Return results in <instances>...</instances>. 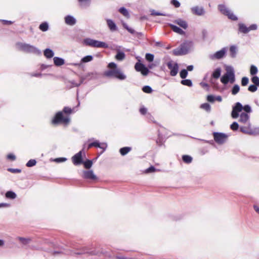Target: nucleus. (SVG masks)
I'll use <instances>...</instances> for the list:
<instances>
[{"label": "nucleus", "instance_id": "f257e3e1", "mask_svg": "<svg viewBox=\"0 0 259 259\" xmlns=\"http://www.w3.org/2000/svg\"><path fill=\"white\" fill-rule=\"evenodd\" d=\"M54 251L52 254L54 256H58L62 254L71 255L82 254L84 253L89 254L91 255L100 256L101 254H105V252L102 249L101 250L97 248L90 246L80 247L75 243H70L69 245H56L53 244Z\"/></svg>", "mask_w": 259, "mask_h": 259}, {"label": "nucleus", "instance_id": "f03ea898", "mask_svg": "<svg viewBox=\"0 0 259 259\" xmlns=\"http://www.w3.org/2000/svg\"><path fill=\"white\" fill-rule=\"evenodd\" d=\"M109 70L104 72V75L108 77H114L119 80H123L126 78V76L122 72L121 69L117 67L114 62H110L108 65Z\"/></svg>", "mask_w": 259, "mask_h": 259}, {"label": "nucleus", "instance_id": "7ed1b4c3", "mask_svg": "<svg viewBox=\"0 0 259 259\" xmlns=\"http://www.w3.org/2000/svg\"><path fill=\"white\" fill-rule=\"evenodd\" d=\"M63 112L66 114H70L72 112V109L68 107H65L63 108V111L57 112L52 120L53 124H58L59 123H63L67 124L69 122L70 118L68 117L64 116Z\"/></svg>", "mask_w": 259, "mask_h": 259}, {"label": "nucleus", "instance_id": "20e7f679", "mask_svg": "<svg viewBox=\"0 0 259 259\" xmlns=\"http://www.w3.org/2000/svg\"><path fill=\"white\" fill-rule=\"evenodd\" d=\"M221 81L225 85L227 84L229 82L233 83L235 81V72L232 67H227L226 73L221 77Z\"/></svg>", "mask_w": 259, "mask_h": 259}, {"label": "nucleus", "instance_id": "39448f33", "mask_svg": "<svg viewBox=\"0 0 259 259\" xmlns=\"http://www.w3.org/2000/svg\"><path fill=\"white\" fill-rule=\"evenodd\" d=\"M192 46L191 41H185L182 44L180 48L173 50V54L175 56H181L188 54Z\"/></svg>", "mask_w": 259, "mask_h": 259}, {"label": "nucleus", "instance_id": "423d86ee", "mask_svg": "<svg viewBox=\"0 0 259 259\" xmlns=\"http://www.w3.org/2000/svg\"><path fill=\"white\" fill-rule=\"evenodd\" d=\"M17 46L23 51L33 53L36 55H40L41 51L35 47L26 43L17 42Z\"/></svg>", "mask_w": 259, "mask_h": 259}, {"label": "nucleus", "instance_id": "0eeeda50", "mask_svg": "<svg viewBox=\"0 0 259 259\" xmlns=\"http://www.w3.org/2000/svg\"><path fill=\"white\" fill-rule=\"evenodd\" d=\"M84 44L86 46L99 48H107L108 45L103 41H100L90 38H87L83 40Z\"/></svg>", "mask_w": 259, "mask_h": 259}, {"label": "nucleus", "instance_id": "6e6552de", "mask_svg": "<svg viewBox=\"0 0 259 259\" xmlns=\"http://www.w3.org/2000/svg\"><path fill=\"white\" fill-rule=\"evenodd\" d=\"M168 68L170 70V75L171 76H175L179 71V65L176 62L170 61L166 63Z\"/></svg>", "mask_w": 259, "mask_h": 259}, {"label": "nucleus", "instance_id": "1a4fd4ad", "mask_svg": "<svg viewBox=\"0 0 259 259\" xmlns=\"http://www.w3.org/2000/svg\"><path fill=\"white\" fill-rule=\"evenodd\" d=\"M243 110V106L240 102H236L232 107L231 116L236 119L239 116V113Z\"/></svg>", "mask_w": 259, "mask_h": 259}, {"label": "nucleus", "instance_id": "9d476101", "mask_svg": "<svg viewBox=\"0 0 259 259\" xmlns=\"http://www.w3.org/2000/svg\"><path fill=\"white\" fill-rule=\"evenodd\" d=\"M213 137L214 141L218 144H222L226 142L228 136L223 133L215 132L213 133Z\"/></svg>", "mask_w": 259, "mask_h": 259}, {"label": "nucleus", "instance_id": "9b49d317", "mask_svg": "<svg viewBox=\"0 0 259 259\" xmlns=\"http://www.w3.org/2000/svg\"><path fill=\"white\" fill-rule=\"evenodd\" d=\"M83 151V149L80 151L79 152L75 154L72 157V162L74 165H78L83 163V159L82 156V153Z\"/></svg>", "mask_w": 259, "mask_h": 259}, {"label": "nucleus", "instance_id": "f8f14e48", "mask_svg": "<svg viewBox=\"0 0 259 259\" xmlns=\"http://www.w3.org/2000/svg\"><path fill=\"white\" fill-rule=\"evenodd\" d=\"M227 50V48H223L221 50L216 52L214 54L210 55V58L212 60L221 59L225 56Z\"/></svg>", "mask_w": 259, "mask_h": 259}, {"label": "nucleus", "instance_id": "ddd939ff", "mask_svg": "<svg viewBox=\"0 0 259 259\" xmlns=\"http://www.w3.org/2000/svg\"><path fill=\"white\" fill-rule=\"evenodd\" d=\"M93 147L100 148L103 149V151L101 153H102L104 151H105L107 148V145L106 143H102L101 144L98 141L96 140L93 142L90 143L88 145V149L91 148Z\"/></svg>", "mask_w": 259, "mask_h": 259}, {"label": "nucleus", "instance_id": "4468645a", "mask_svg": "<svg viewBox=\"0 0 259 259\" xmlns=\"http://www.w3.org/2000/svg\"><path fill=\"white\" fill-rule=\"evenodd\" d=\"M191 12L193 15L199 16H203L205 13L203 7L198 6L192 7L191 8Z\"/></svg>", "mask_w": 259, "mask_h": 259}, {"label": "nucleus", "instance_id": "2eb2a0df", "mask_svg": "<svg viewBox=\"0 0 259 259\" xmlns=\"http://www.w3.org/2000/svg\"><path fill=\"white\" fill-rule=\"evenodd\" d=\"M82 178L84 179L96 180L97 177L94 174L93 170H84L83 171Z\"/></svg>", "mask_w": 259, "mask_h": 259}, {"label": "nucleus", "instance_id": "dca6fc26", "mask_svg": "<svg viewBox=\"0 0 259 259\" xmlns=\"http://www.w3.org/2000/svg\"><path fill=\"white\" fill-rule=\"evenodd\" d=\"M123 27L125 29H126L130 33L135 35L138 38H140L143 35L142 32H138L133 28L129 27L128 26L126 23H123Z\"/></svg>", "mask_w": 259, "mask_h": 259}, {"label": "nucleus", "instance_id": "f3484780", "mask_svg": "<svg viewBox=\"0 0 259 259\" xmlns=\"http://www.w3.org/2000/svg\"><path fill=\"white\" fill-rule=\"evenodd\" d=\"M239 116V119L238 121L240 123L245 124L248 122L249 119V115L248 114L245 112H242Z\"/></svg>", "mask_w": 259, "mask_h": 259}, {"label": "nucleus", "instance_id": "a211bd4d", "mask_svg": "<svg viewBox=\"0 0 259 259\" xmlns=\"http://www.w3.org/2000/svg\"><path fill=\"white\" fill-rule=\"evenodd\" d=\"M174 22L184 29H187L188 26L187 22L180 18L175 20Z\"/></svg>", "mask_w": 259, "mask_h": 259}, {"label": "nucleus", "instance_id": "6ab92c4d", "mask_svg": "<svg viewBox=\"0 0 259 259\" xmlns=\"http://www.w3.org/2000/svg\"><path fill=\"white\" fill-rule=\"evenodd\" d=\"M108 27L111 31H115L117 30V27L116 24L111 19H106Z\"/></svg>", "mask_w": 259, "mask_h": 259}, {"label": "nucleus", "instance_id": "aec40b11", "mask_svg": "<svg viewBox=\"0 0 259 259\" xmlns=\"http://www.w3.org/2000/svg\"><path fill=\"white\" fill-rule=\"evenodd\" d=\"M65 23L69 25H74L75 24L76 19L72 16L67 15L65 17Z\"/></svg>", "mask_w": 259, "mask_h": 259}, {"label": "nucleus", "instance_id": "412c9836", "mask_svg": "<svg viewBox=\"0 0 259 259\" xmlns=\"http://www.w3.org/2000/svg\"><path fill=\"white\" fill-rule=\"evenodd\" d=\"M168 25L171 28V29L175 32H176L181 35H183L185 34L184 31H183L181 28L178 27L177 26L172 24H168Z\"/></svg>", "mask_w": 259, "mask_h": 259}, {"label": "nucleus", "instance_id": "4be33fe9", "mask_svg": "<svg viewBox=\"0 0 259 259\" xmlns=\"http://www.w3.org/2000/svg\"><path fill=\"white\" fill-rule=\"evenodd\" d=\"M230 55L231 58H234L236 57L238 52L237 47L235 45L231 46L229 49Z\"/></svg>", "mask_w": 259, "mask_h": 259}, {"label": "nucleus", "instance_id": "5701e85b", "mask_svg": "<svg viewBox=\"0 0 259 259\" xmlns=\"http://www.w3.org/2000/svg\"><path fill=\"white\" fill-rule=\"evenodd\" d=\"M53 60L54 64L57 66H60L65 63L64 60L60 57H55Z\"/></svg>", "mask_w": 259, "mask_h": 259}, {"label": "nucleus", "instance_id": "b1692460", "mask_svg": "<svg viewBox=\"0 0 259 259\" xmlns=\"http://www.w3.org/2000/svg\"><path fill=\"white\" fill-rule=\"evenodd\" d=\"M96 77V73L94 72L88 73L87 74L82 76L80 79H83V81L86 79H91Z\"/></svg>", "mask_w": 259, "mask_h": 259}, {"label": "nucleus", "instance_id": "393cba45", "mask_svg": "<svg viewBox=\"0 0 259 259\" xmlns=\"http://www.w3.org/2000/svg\"><path fill=\"white\" fill-rule=\"evenodd\" d=\"M221 68L220 67L216 68L212 72L211 77L214 79H218L221 74Z\"/></svg>", "mask_w": 259, "mask_h": 259}, {"label": "nucleus", "instance_id": "a878e982", "mask_svg": "<svg viewBox=\"0 0 259 259\" xmlns=\"http://www.w3.org/2000/svg\"><path fill=\"white\" fill-rule=\"evenodd\" d=\"M219 11L224 15H227L230 10L224 5H219L218 6Z\"/></svg>", "mask_w": 259, "mask_h": 259}, {"label": "nucleus", "instance_id": "bb28decb", "mask_svg": "<svg viewBox=\"0 0 259 259\" xmlns=\"http://www.w3.org/2000/svg\"><path fill=\"white\" fill-rule=\"evenodd\" d=\"M219 11L224 15H227L230 10L224 5H219L218 6Z\"/></svg>", "mask_w": 259, "mask_h": 259}, {"label": "nucleus", "instance_id": "cd10ccee", "mask_svg": "<svg viewBox=\"0 0 259 259\" xmlns=\"http://www.w3.org/2000/svg\"><path fill=\"white\" fill-rule=\"evenodd\" d=\"M44 56L47 58H51L54 55V52L50 49H46L44 52Z\"/></svg>", "mask_w": 259, "mask_h": 259}, {"label": "nucleus", "instance_id": "c85d7f7f", "mask_svg": "<svg viewBox=\"0 0 259 259\" xmlns=\"http://www.w3.org/2000/svg\"><path fill=\"white\" fill-rule=\"evenodd\" d=\"M5 197L8 199H14L16 198V194L12 191H8L5 194Z\"/></svg>", "mask_w": 259, "mask_h": 259}, {"label": "nucleus", "instance_id": "c756f323", "mask_svg": "<svg viewBox=\"0 0 259 259\" xmlns=\"http://www.w3.org/2000/svg\"><path fill=\"white\" fill-rule=\"evenodd\" d=\"M239 30L243 33H247L249 32L248 27L243 23L239 24Z\"/></svg>", "mask_w": 259, "mask_h": 259}, {"label": "nucleus", "instance_id": "7c9ffc66", "mask_svg": "<svg viewBox=\"0 0 259 259\" xmlns=\"http://www.w3.org/2000/svg\"><path fill=\"white\" fill-rule=\"evenodd\" d=\"M132 150V148L130 147H124L119 149V152L122 156L125 155Z\"/></svg>", "mask_w": 259, "mask_h": 259}, {"label": "nucleus", "instance_id": "2f4dec72", "mask_svg": "<svg viewBox=\"0 0 259 259\" xmlns=\"http://www.w3.org/2000/svg\"><path fill=\"white\" fill-rule=\"evenodd\" d=\"M125 57V54L123 52L118 50L115 56V59L118 61L123 60Z\"/></svg>", "mask_w": 259, "mask_h": 259}, {"label": "nucleus", "instance_id": "473e14b6", "mask_svg": "<svg viewBox=\"0 0 259 259\" xmlns=\"http://www.w3.org/2000/svg\"><path fill=\"white\" fill-rule=\"evenodd\" d=\"M81 7H88L90 5L91 0H78Z\"/></svg>", "mask_w": 259, "mask_h": 259}, {"label": "nucleus", "instance_id": "72a5a7b5", "mask_svg": "<svg viewBox=\"0 0 259 259\" xmlns=\"http://www.w3.org/2000/svg\"><path fill=\"white\" fill-rule=\"evenodd\" d=\"M39 28L43 32L47 31L49 29V24L47 22H42L39 25Z\"/></svg>", "mask_w": 259, "mask_h": 259}, {"label": "nucleus", "instance_id": "f704fd0d", "mask_svg": "<svg viewBox=\"0 0 259 259\" xmlns=\"http://www.w3.org/2000/svg\"><path fill=\"white\" fill-rule=\"evenodd\" d=\"M150 15L152 16H169V15L160 13L159 12H156L155 10L151 9L150 10Z\"/></svg>", "mask_w": 259, "mask_h": 259}, {"label": "nucleus", "instance_id": "c9c22d12", "mask_svg": "<svg viewBox=\"0 0 259 259\" xmlns=\"http://www.w3.org/2000/svg\"><path fill=\"white\" fill-rule=\"evenodd\" d=\"M17 239L20 241V242L23 244V245H26L29 244L30 241L31 239L30 238H23L21 237H18Z\"/></svg>", "mask_w": 259, "mask_h": 259}, {"label": "nucleus", "instance_id": "e433bc0d", "mask_svg": "<svg viewBox=\"0 0 259 259\" xmlns=\"http://www.w3.org/2000/svg\"><path fill=\"white\" fill-rule=\"evenodd\" d=\"M181 83L184 85L191 87L192 86L193 83L191 80L189 79H183L181 81Z\"/></svg>", "mask_w": 259, "mask_h": 259}, {"label": "nucleus", "instance_id": "4c0bfd02", "mask_svg": "<svg viewBox=\"0 0 259 259\" xmlns=\"http://www.w3.org/2000/svg\"><path fill=\"white\" fill-rule=\"evenodd\" d=\"M183 161L186 163H190L192 161L191 156L188 155H184L182 156Z\"/></svg>", "mask_w": 259, "mask_h": 259}, {"label": "nucleus", "instance_id": "58836bf2", "mask_svg": "<svg viewBox=\"0 0 259 259\" xmlns=\"http://www.w3.org/2000/svg\"><path fill=\"white\" fill-rule=\"evenodd\" d=\"M240 91V87L238 84H235L232 90L231 93L233 95H236Z\"/></svg>", "mask_w": 259, "mask_h": 259}, {"label": "nucleus", "instance_id": "ea45409f", "mask_svg": "<svg viewBox=\"0 0 259 259\" xmlns=\"http://www.w3.org/2000/svg\"><path fill=\"white\" fill-rule=\"evenodd\" d=\"M82 163L83 164L84 167L87 169L90 168L93 165L92 161L89 159L85 160V161H83Z\"/></svg>", "mask_w": 259, "mask_h": 259}, {"label": "nucleus", "instance_id": "a19ab883", "mask_svg": "<svg viewBox=\"0 0 259 259\" xmlns=\"http://www.w3.org/2000/svg\"><path fill=\"white\" fill-rule=\"evenodd\" d=\"M119 12L124 16L128 17L130 16L128 12L124 7H121L119 9Z\"/></svg>", "mask_w": 259, "mask_h": 259}, {"label": "nucleus", "instance_id": "79ce46f5", "mask_svg": "<svg viewBox=\"0 0 259 259\" xmlns=\"http://www.w3.org/2000/svg\"><path fill=\"white\" fill-rule=\"evenodd\" d=\"M93 59V57L92 55H88L84 57H83L81 59V62L82 63H87L91 61Z\"/></svg>", "mask_w": 259, "mask_h": 259}, {"label": "nucleus", "instance_id": "37998d69", "mask_svg": "<svg viewBox=\"0 0 259 259\" xmlns=\"http://www.w3.org/2000/svg\"><path fill=\"white\" fill-rule=\"evenodd\" d=\"M200 108L205 110L207 112H210L211 110V107L208 103H203L201 105Z\"/></svg>", "mask_w": 259, "mask_h": 259}, {"label": "nucleus", "instance_id": "c03bdc74", "mask_svg": "<svg viewBox=\"0 0 259 259\" xmlns=\"http://www.w3.org/2000/svg\"><path fill=\"white\" fill-rule=\"evenodd\" d=\"M154 55L150 53H147L145 55L146 60L149 62H152L154 60Z\"/></svg>", "mask_w": 259, "mask_h": 259}, {"label": "nucleus", "instance_id": "a18cd8bd", "mask_svg": "<svg viewBox=\"0 0 259 259\" xmlns=\"http://www.w3.org/2000/svg\"><path fill=\"white\" fill-rule=\"evenodd\" d=\"M142 66L143 69L141 71V72L142 74V75L146 76L149 72V69L148 67H146L145 65H142Z\"/></svg>", "mask_w": 259, "mask_h": 259}, {"label": "nucleus", "instance_id": "49530a36", "mask_svg": "<svg viewBox=\"0 0 259 259\" xmlns=\"http://www.w3.org/2000/svg\"><path fill=\"white\" fill-rule=\"evenodd\" d=\"M180 77L182 79H185L188 75V71L186 69H183L180 72Z\"/></svg>", "mask_w": 259, "mask_h": 259}, {"label": "nucleus", "instance_id": "de8ad7c7", "mask_svg": "<svg viewBox=\"0 0 259 259\" xmlns=\"http://www.w3.org/2000/svg\"><path fill=\"white\" fill-rule=\"evenodd\" d=\"M226 16H228L229 19L233 21H236L238 19L237 16H236L231 11L227 14Z\"/></svg>", "mask_w": 259, "mask_h": 259}, {"label": "nucleus", "instance_id": "09e8293b", "mask_svg": "<svg viewBox=\"0 0 259 259\" xmlns=\"http://www.w3.org/2000/svg\"><path fill=\"white\" fill-rule=\"evenodd\" d=\"M243 110L245 111L246 113H250L252 112V109L250 105H245L243 106Z\"/></svg>", "mask_w": 259, "mask_h": 259}, {"label": "nucleus", "instance_id": "8fccbe9b", "mask_svg": "<svg viewBox=\"0 0 259 259\" xmlns=\"http://www.w3.org/2000/svg\"><path fill=\"white\" fill-rule=\"evenodd\" d=\"M240 131L244 134H249V135H253V132H249L248 129L244 126H240Z\"/></svg>", "mask_w": 259, "mask_h": 259}, {"label": "nucleus", "instance_id": "3c124183", "mask_svg": "<svg viewBox=\"0 0 259 259\" xmlns=\"http://www.w3.org/2000/svg\"><path fill=\"white\" fill-rule=\"evenodd\" d=\"M250 72L251 75H254L256 74L257 72V67L256 66H255L254 65H252L250 66Z\"/></svg>", "mask_w": 259, "mask_h": 259}, {"label": "nucleus", "instance_id": "603ef678", "mask_svg": "<svg viewBox=\"0 0 259 259\" xmlns=\"http://www.w3.org/2000/svg\"><path fill=\"white\" fill-rule=\"evenodd\" d=\"M36 161L35 159H30L26 163V165L27 167H32L35 165Z\"/></svg>", "mask_w": 259, "mask_h": 259}, {"label": "nucleus", "instance_id": "864d4df0", "mask_svg": "<svg viewBox=\"0 0 259 259\" xmlns=\"http://www.w3.org/2000/svg\"><path fill=\"white\" fill-rule=\"evenodd\" d=\"M70 82L72 84V87H78L83 83V79L80 78V80L78 82H76L74 80L71 81Z\"/></svg>", "mask_w": 259, "mask_h": 259}, {"label": "nucleus", "instance_id": "5fc2aeb1", "mask_svg": "<svg viewBox=\"0 0 259 259\" xmlns=\"http://www.w3.org/2000/svg\"><path fill=\"white\" fill-rule=\"evenodd\" d=\"M142 91L146 93H151L152 92V89L150 86L145 85L143 87Z\"/></svg>", "mask_w": 259, "mask_h": 259}, {"label": "nucleus", "instance_id": "6e6d98bb", "mask_svg": "<svg viewBox=\"0 0 259 259\" xmlns=\"http://www.w3.org/2000/svg\"><path fill=\"white\" fill-rule=\"evenodd\" d=\"M230 128L234 131H237L239 128V124L237 122L234 121L231 125Z\"/></svg>", "mask_w": 259, "mask_h": 259}, {"label": "nucleus", "instance_id": "4d7b16f0", "mask_svg": "<svg viewBox=\"0 0 259 259\" xmlns=\"http://www.w3.org/2000/svg\"><path fill=\"white\" fill-rule=\"evenodd\" d=\"M142 65H144V64L141 63H139V62L136 63L135 64V69L137 71L141 72V71L143 69Z\"/></svg>", "mask_w": 259, "mask_h": 259}, {"label": "nucleus", "instance_id": "13d9d810", "mask_svg": "<svg viewBox=\"0 0 259 259\" xmlns=\"http://www.w3.org/2000/svg\"><path fill=\"white\" fill-rule=\"evenodd\" d=\"M251 81L254 84L259 85V78L257 76H254L251 78Z\"/></svg>", "mask_w": 259, "mask_h": 259}, {"label": "nucleus", "instance_id": "bf43d9fd", "mask_svg": "<svg viewBox=\"0 0 259 259\" xmlns=\"http://www.w3.org/2000/svg\"><path fill=\"white\" fill-rule=\"evenodd\" d=\"M257 86L255 84H251L249 86L248 90L250 92H255L257 89Z\"/></svg>", "mask_w": 259, "mask_h": 259}, {"label": "nucleus", "instance_id": "052dcab7", "mask_svg": "<svg viewBox=\"0 0 259 259\" xmlns=\"http://www.w3.org/2000/svg\"><path fill=\"white\" fill-rule=\"evenodd\" d=\"M249 82V79L247 77H243L241 79V85L246 86Z\"/></svg>", "mask_w": 259, "mask_h": 259}, {"label": "nucleus", "instance_id": "680f3d73", "mask_svg": "<svg viewBox=\"0 0 259 259\" xmlns=\"http://www.w3.org/2000/svg\"><path fill=\"white\" fill-rule=\"evenodd\" d=\"M170 4L175 8H179L181 5L180 3L178 0H171Z\"/></svg>", "mask_w": 259, "mask_h": 259}, {"label": "nucleus", "instance_id": "e2e57ef3", "mask_svg": "<svg viewBox=\"0 0 259 259\" xmlns=\"http://www.w3.org/2000/svg\"><path fill=\"white\" fill-rule=\"evenodd\" d=\"M8 171L14 174L20 173L21 172V169L18 168H9L8 169Z\"/></svg>", "mask_w": 259, "mask_h": 259}, {"label": "nucleus", "instance_id": "0e129e2a", "mask_svg": "<svg viewBox=\"0 0 259 259\" xmlns=\"http://www.w3.org/2000/svg\"><path fill=\"white\" fill-rule=\"evenodd\" d=\"M207 100L209 102L213 103L215 101V96L212 95H208Z\"/></svg>", "mask_w": 259, "mask_h": 259}, {"label": "nucleus", "instance_id": "69168bd1", "mask_svg": "<svg viewBox=\"0 0 259 259\" xmlns=\"http://www.w3.org/2000/svg\"><path fill=\"white\" fill-rule=\"evenodd\" d=\"M156 170V168L153 166H151L148 168H147L146 170V172L149 173V172H154Z\"/></svg>", "mask_w": 259, "mask_h": 259}, {"label": "nucleus", "instance_id": "338daca9", "mask_svg": "<svg viewBox=\"0 0 259 259\" xmlns=\"http://www.w3.org/2000/svg\"><path fill=\"white\" fill-rule=\"evenodd\" d=\"M146 117L149 120L151 121L154 123L156 122L154 120V117L150 113H148L146 115Z\"/></svg>", "mask_w": 259, "mask_h": 259}, {"label": "nucleus", "instance_id": "774afa93", "mask_svg": "<svg viewBox=\"0 0 259 259\" xmlns=\"http://www.w3.org/2000/svg\"><path fill=\"white\" fill-rule=\"evenodd\" d=\"M147 109L146 108L144 107H141L140 109V112L141 114L142 115H145L147 113Z\"/></svg>", "mask_w": 259, "mask_h": 259}]
</instances>
